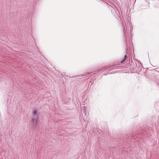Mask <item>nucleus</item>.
<instances>
[{"mask_svg": "<svg viewBox=\"0 0 159 159\" xmlns=\"http://www.w3.org/2000/svg\"><path fill=\"white\" fill-rule=\"evenodd\" d=\"M116 10H117V8H116Z\"/></svg>", "mask_w": 159, "mask_h": 159, "instance_id": "9d476101", "label": "nucleus"}, {"mask_svg": "<svg viewBox=\"0 0 159 159\" xmlns=\"http://www.w3.org/2000/svg\"><path fill=\"white\" fill-rule=\"evenodd\" d=\"M85 75H79V76H80V77H83L84 76H85Z\"/></svg>", "mask_w": 159, "mask_h": 159, "instance_id": "423d86ee", "label": "nucleus"}, {"mask_svg": "<svg viewBox=\"0 0 159 159\" xmlns=\"http://www.w3.org/2000/svg\"><path fill=\"white\" fill-rule=\"evenodd\" d=\"M116 10H117V8H116Z\"/></svg>", "mask_w": 159, "mask_h": 159, "instance_id": "f8f14e48", "label": "nucleus"}, {"mask_svg": "<svg viewBox=\"0 0 159 159\" xmlns=\"http://www.w3.org/2000/svg\"><path fill=\"white\" fill-rule=\"evenodd\" d=\"M116 66H111L110 67H103L101 70V71H104L105 70H106L107 69H108V68H110L111 69H115Z\"/></svg>", "mask_w": 159, "mask_h": 159, "instance_id": "f03ea898", "label": "nucleus"}, {"mask_svg": "<svg viewBox=\"0 0 159 159\" xmlns=\"http://www.w3.org/2000/svg\"><path fill=\"white\" fill-rule=\"evenodd\" d=\"M116 10H117V8H116Z\"/></svg>", "mask_w": 159, "mask_h": 159, "instance_id": "9b49d317", "label": "nucleus"}, {"mask_svg": "<svg viewBox=\"0 0 159 159\" xmlns=\"http://www.w3.org/2000/svg\"><path fill=\"white\" fill-rule=\"evenodd\" d=\"M112 8H113V9L114 10H115V11L116 12V10L115 9V8H113V7H112Z\"/></svg>", "mask_w": 159, "mask_h": 159, "instance_id": "1a4fd4ad", "label": "nucleus"}, {"mask_svg": "<svg viewBox=\"0 0 159 159\" xmlns=\"http://www.w3.org/2000/svg\"><path fill=\"white\" fill-rule=\"evenodd\" d=\"M38 116H36V118H35V117H32V126L33 127V129H35L36 128L37 123L38 122L39 120H38Z\"/></svg>", "mask_w": 159, "mask_h": 159, "instance_id": "f257e3e1", "label": "nucleus"}, {"mask_svg": "<svg viewBox=\"0 0 159 159\" xmlns=\"http://www.w3.org/2000/svg\"><path fill=\"white\" fill-rule=\"evenodd\" d=\"M86 108V107L85 106L83 107L82 108V109L83 110V112L84 113H85V112H86V111H85Z\"/></svg>", "mask_w": 159, "mask_h": 159, "instance_id": "39448f33", "label": "nucleus"}, {"mask_svg": "<svg viewBox=\"0 0 159 159\" xmlns=\"http://www.w3.org/2000/svg\"><path fill=\"white\" fill-rule=\"evenodd\" d=\"M127 58V55H125L124 59L120 62L121 63H122L124 62L125 61Z\"/></svg>", "mask_w": 159, "mask_h": 159, "instance_id": "7ed1b4c3", "label": "nucleus"}, {"mask_svg": "<svg viewBox=\"0 0 159 159\" xmlns=\"http://www.w3.org/2000/svg\"><path fill=\"white\" fill-rule=\"evenodd\" d=\"M123 28H124V32H125V30L126 29H125V27L124 26V24H123Z\"/></svg>", "mask_w": 159, "mask_h": 159, "instance_id": "0eeeda50", "label": "nucleus"}, {"mask_svg": "<svg viewBox=\"0 0 159 159\" xmlns=\"http://www.w3.org/2000/svg\"><path fill=\"white\" fill-rule=\"evenodd\" d=\"M65 74H66V73H63V74H62V75H65Z\"/></svg>", "mask_w": 159, "mask_h": 159, "instance_id": "6e6552de", "label": "nucleus"}, {"mask_svg": "<svg viewBox=\"0 0 159 159\" xmlns=\"http://www.w3.org/2000/svg\"><path fill=\"white\" fill-rule=\"evenodd\" d=\"M33 116L32 117H35V116H36L37 115V110H34L33 113Z\"/></svg>", "mask_w": 159, "mask_h": 159, "instance_id": "20e7f679", "label": "nucleus"}]
</instances>
